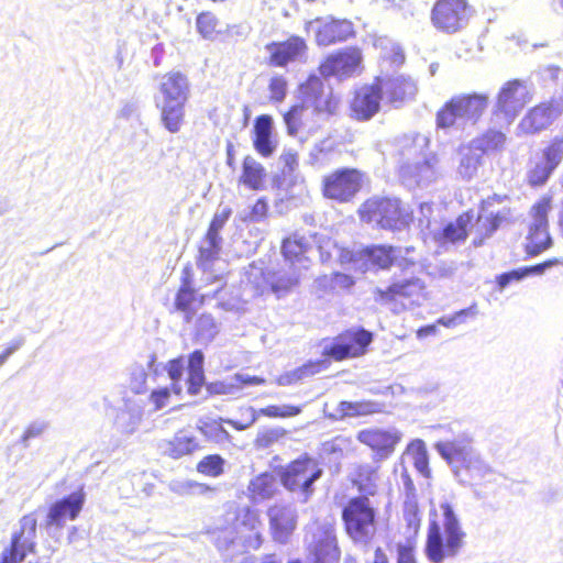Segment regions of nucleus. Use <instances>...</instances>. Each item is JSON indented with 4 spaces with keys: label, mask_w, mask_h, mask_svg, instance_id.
<instances>
[{
    "label": "nucleus",
    "mask_w": 563,
    "mask_h": 563,
    "mask_svg": "<svg viewBox=\"0 0 563 563\" xmlns=\"http://www.w3.org/2000/svg\"><path fill=\"white\" fill-rule=\"evenodd\" d=\"M506 135L497 130H487L472 142V146L481 155H492L501 152L505 147Z\"/></svg>",
    "instance_id": "obj_38"
},
{
    "label": "nucleus",
    "mask_w": 563,
    "mask_h": 563,
    "mask_svg": "<svg viewBox=\"0 0 563 563\" xmlns=\"http://www.w3.org/2000/svg\"><path fill=\"white\" fill-rule=\"evenodd\" d=\"M368 181L367 175L356 167H339L323 175L320 191L324 199L344 205L353 202Z\"/></svg>",
    "instance_id": "obj_6"
},
{
    "label": "nucleus",
    "mask_w": 563,
    "mask_h": 563,
    "mask_svg": "<svg viewBox=\"0 0 563 563\" xmlns=\"http://www.w3.org/2000/svg\"><path fill=\"white\" fill-rule=\"evenodd\" d=\"M167 374L172 380V390L176 395H180L181 387H180V379L184 372V360L183 357H177L168 361L166 365Z\"/></svg>",
    "instance_id": "obj_49"
},
{
    "label": "nucleus",
    "mask_w": 563,
    "mask_h": 563,
    "mask_svg": "<svg viewBox=\"0 0 563 563\" xmlns=\"http://www.w3.org/2000/svg\"><path fill=\"white\" fill-rule=\"evenodd\" d=\"M500 198L497 196L488 197L479 203V213L474 217V234L472 245L475 247L483 246L497 230L511 217V209L505 208L503 210L493 211L489 207L493 202H499Z\"/></svg>",
    "instance_id": "obj_13"
},
{
    "label": "nucleus",
    "mask_w": 563,
    "mask_h": 563,
    "mask_svg": "<svg viewBox=\"0 0 563 563\" xmlns=\"http://www.w3.org/2000/svg\"><path fill=\"white\" fill-rule=\"evenodd\" d=\"M185 102H162L157 104L161 110V121L170 133H178L185 122Z\"/></svg>",
    "instance_id": "obj_36"
},
{
    "label": "nucleus",
    "mask_w": 563,
    "mask_h": 563,
    "mask_svg": "<svg viewBox=\"0 0 563 563\" xmlns=\"http://www.w3.org/2000/svg\"><path fill=\"white\" fill-rule=\"evenodd\" d=\"M478 165V157L464 156L460 163V173L466 177H472L476 173Z\"/></svg>",
    "instance_id": "obj_60"
},
{
    "label": "nucleus",
    "mask_w": 563,
    "mask_h": 563,
    "mask_svg": "<svg viewBox=\"0 0 563 563\" xmlns=\"http://www.w3.org/2000/svg\"><path fill=\"white\" fill-rule=\"evenodd\" d=\"M203 354L201 351L196 350L189 355V368L203 372Z\"/></svg>",
    "instance_id": "obj_64"
},
{
    "label": "nucleus",
    "mask_w": 563,
    "mask_h": 563,
    "mask_svg": "<svg viewBox=\"0 0 563 563\" xmlns=\"http://www.w3.org/2000/svg\"><path fill=\"white\" fill-rule=\"evenodd\" d=\"M196 328L200 334L211 333L216 329V321L210 313H202L196 319Z\"/></svg>",
    "instance_id": "obj_58"
},
{
    "label": "nucleus",
    "mask_w": 563,
    "mask_h": 563,
    "mask_svg": "<svg viewBox=\"0 0 563 563\" xmlns=\"http://www.w3.org/2000/svg\"><path fill=\"white\" fill-rule=\"evenodd\" d=\"M271 536L278 543H286L297 528V514L286 504H273L266 511Z\"/></svg>",
    "instance_id": "obj_21"
},
{
    "label": "nucleus",
    "mask_w": 563,
    "mask_h": 563,
    "mask_svg": "<svg viewBox=\"0 0 563 563\" xmlns=\"http://www.w3.org/2000/svg\"><path fill=\"white\" fill-rule=\"evenodd\" d=\"M383 93V79L378 77L355 90L349 106L350 117L358 122L371 120L380 110Z\"/></svg>",
    "instance_id": "obj_15"
},
{
    "label": "nucleus",
    "mask_w": 563,
    "mask_h": 563,
    "mask_svg": "<svg viewBox=\"0 0 563 563\" xmlns=\"http://www.w3.org/2000/svg\"><path fill=\"white\" fill-rule=\"evenodd\" d=\"M558 263H559V260L551 258V260H548V261L537 264V265L522 267L521 271H522L523 277H527L528 275H531V274H542L545 268L556 265Z\"/></svg>",
    "instance_id": "obj_63"
},
{
    "label": "nucleus",
    "mask_w": 563,
    "mask_h": 563,
    "mask_svg": "<svg viewBox=\"0 0 563 563\" xmlns=\"http://www.w3.org/2000/svg\"><path fill=\"white\" fill-rule=\"evenodd\" d=\"M269 211L268 201L266 198H258L252 206L249 219L254 222L263 221L267 218Z\"/></svg>",
    "instance_id": "obj_53"
},
{
    "label": "nucleus",
    "mask_w": 563,
    "mask_h": 563,
    "mask_svg": "<svg viewBox=\"0 0 563 563\" xmlns=\"http://www.w3.org/2000/svg\"><path fill=\"white\" fill-rule=\"evenodd\" d=\"M313 22L318 23L314 32V41L319 46H329L335 43L347 41L355 36V29L352 21L329 16L327 20L317 18L306 24V29Z\"/></svg>",
    "instance_id": "obj_20"
},
{
    "label": "nucleus",
    "mask_w": 563,
    "mask_h": 563,
    "mask_svg": "<svg viewBox=\"0 0 563 563\" xmlns=\"http://www.w3.org/2000/svg\"><path fill=\"white\" fill-rule=\"evenodd\" d=\"M356 213L362 222L393 232L405 230L413 222V211L395 196H371L358 206Z\"/></svg>",
    "instance_id": "obj_2"
},
{
    "label": "nucleus",
    "mask_w": 563,
    "mask_h": 563,
    "mask_svg": "<svg viewBox=\"0 0 563 563\" xmlns=\"http://www.w3.org/2000/svg\"><path fill=\"white\" fill-rule=\"evenodd\" d=\"M322 468L316 459L302 454L289 462L279 473L282 485L290 493H297L307 501L313 494V483L322 476Z\"/></svg>",
    "instance_id": "obj_8"
},
{
    "label": "nucleus",
    "mask_w": 563,
    "mask_h": 563,
    "mask_svg": "<svg viewBox=\"0 0 563 563\" xmlns=\"http://www.w3.org/2000/svg\"><path fill=\"white\" fill-rule=\"evenodd\" d=\"M225 460L220 454H208L198 461L196 470L206 477H220L224 474Z\"/></svg>",
    "instance_id": "obj_40"
},
{
    "label": "nucleus",
    "mask_w": 563,
    "mask_h": 563,
    "mask_svg": "<svg viewBox=\"0 0 563 563\" xmlns=\"http://www.w3.org/2000/svg\"><path fill=\"white\" fill-rule=\"evenodd\" d=\"M530 100L525 82L520 79L506 81L497 95L496 107L505 114H517Z\"/></svg>",
    "instance_id": "obj_24"
},
{
    "label": "nucleus",
    "mask_w": 563,
    "mask_h": 563,
    "mask_svg": "<svg viewBox=\"0 0 563 563\" xmlns=\"http://www.w3.org/2000/svg\"><path fill=\"white\" fill-rule=\"evenodd\" d=\"M265 282L269 290L277 297H284L291 292L300 284L298 273H283L279 271H271L265 277Z\"/></svg>",
    "instance_id": "obj_35"
},
{
    "label": "nucleus",
    "mask_w": 563,
    "mask_h": 563,
    "mask_svg": "<svg viewBox=\"0 0 563 563\" xmlns=\"http://www.w3.org/2000/svg\"><path fill=\"white\" fill-rule=\"evenodd\" d=\"M203 384H205L203 372H198L197 369H188V378H187L188 394H190V395L199 394Z\"/></svg>",
    "instance_id": "obj_55"
},
{
    "label": "nucleus",
    "mask_w": 563,
    "mask_h": 563,
    "mask_svg": "<svg viewBox=\"0 0 563 563\" xmlns=\"http://www.w3.org/2000/svg\"><path fill=\"white\" fill-rule=\"evenodd\" d=\"M363 55L360 47L349 46L328 54L319 64L318 71L323 78H350L362 70Z\"/></svg>",
    "instance_id": "obj_11"
},
{
    "label": "nucleus",
    "mask_w": 563,
    "mask_h": 563,
    "mask_svg": "<svg viewBox=\"0 0 563 563\" xmlns=\"http://www.w3.org/2000/svg\"><path fill=\"white\" fill-rule=\"evenodd\" d=\"M300 96L309 108L311 118L328 120L340 112V96L318 76H309L300 85Z\"/></svg>",
    "instance_id": "obj_7"
},
{
    "label": "nucleus",
    "mask_w": 563,
    "mask_h": 563,
    "mask_svg": "<svg viewBox=\"0 0 563 563\" xmlns=\"http://www.w3.org/2000/svg\"><path fill=\"white\" fill-rule=\"evenodd\" d=\"M472 14L473 7L468 0H435L431 22L438 31L453 34L467 24Z\"/></svg>",
    "instance_id": "obj_9"
},
{
    "label": "nucleus",
    "mask_w": 563,
    "mask_h": 563,
    "mask_svg": "<svg viewBox=\"0 0 563 563\" xmlns=\"http://www.w3.org/2000/svg\"><path fill=\"white\" fill-rule=\"evenodd\" d=\"M357 440L369 448L377 461L390 457L401 441V433L396 429H364L357 433Z\"/></svg>",
    "instance_id": "obj_19"
},
{
    "label": "nucleus",
    "mask_w": 563,
    "mask_h": 563,
    "mask_svg": "<svg viewBox=\"0 0 563 563\" xmlns=\"http://www.w3.org/2000/svg\"><path fill=\"white\" fill-rule=\"evenodd\" d=\"M474 224V211L468 209L448 221L434 233V241L442 246L464 244Z\"/></svg>",
    "instance_id": "obj_22"
},
{
    "label": "nucleus",
    "mask_w": 563,
    "mask_h": 563,
    "mask_svg": "<svg viewBox=\"0 0 563 563\" xmlns=\"http://www.w3.org/2000/svg\"><path fill=\"white\" fill-rule=\"evenodd\" d=\"M220 251L214 247H200L197 256V265L201 269H206L207 265L214 262L219 256Z\"/></svg>",
    "instance_id": "obj_56"
},
{
    "label": "nucleus",
    "mask_w": 563,
    "mask_h": 563,
    "mask_svg": "<svg viewBox=\"0 0 563 563\" xmlns=\"http://www.w3.org/2000/svg\"><path fill=\"white\" fill-rule=\"evenodd\" d=\"M208 298V295L200 294L195 287L194 267L187 263L181 269L180 283L174 297V311L181 313L184 320L190 322Z\"/></svg>",
    "instance_id": "obj_12"
},
{
    "label": "nucleus",
    "mask_w": 563,
    "mask_h": 563,
    "mask_svg": "<svg viewBox=\"0 0 563 563\" xmlns=\"http://www.w3.org/2000/svg\"><path fill=\"white\" fill-rule=\"evenodd\" d=\"M404 520L406 522L407 529L416 536L420 529L421 525V516L419 506L415 500H407L404 504L402 509Z\"/></svg>",
    "instance_id": "obj_47"
},
{
    "label": "nucleus",
    "mask_w": 563,
    "mask_h": 563,
    "mask_svg": "<svg viewBox=\"0 0 563 563\" xmlns=\"http://www.w3.org/2000/svg\"><path fill=\"white\" fill-rule=\"evenodd\" d=\"M489 98L485 93H461L446 100L435 113L438 129L448 130L459 121L475 124L488 108Z\"/></svg>",
    "instance_id": "obj_5"
},
{
    "label": "nucleus",
    "mask_w": 563,
    "mask_h": 563,
    "mask_svg": "<svg viewBox=\"0 0 563 563\" xmlns=\"http://www.w3.org/2000/svg\"><path fill=\"white\" fill-rule=\"evenodd\" d=\"M525 278L521 268L514 269L496 277V283L500 289H504L512 282H518Z\"/></svg>",
    "instance_id": "obj_59"
},
{
    "label": "nucleus",
    "mask_w": 563,
    "mask_h": 563,
    "mask_svg": "<svg viewBox=\"0 0 563 563\" xmlns=\"http://www.w3.org/2000/svg\"><path fill=\"white\" fill-rule=\"evenodd\" d=\"M269 97L273 101L280 102L287 93V81L283 76H274L268 82Z\"/></svg>",
    "instance_id": "obj_51"
},
{
    "label": "nucleus",
    "mask_w": 563,
    "mask_h": 563,
    "mask_svg": "<svg viewBox=\"0 0 563 563\" xmlns=\"http://www.w3.org/2000/svg\"><path fill=\"white\" fill-rule=\"evenodd\" d=\"M383 86L391 102L402 101L408 95L412 93L413 88L412 82L402 77L383 80Z\"/></svg>",
    "instance_id": "obj_41"
},
{
    "label": "nucleus",
    "mask_w": 563,
    "mask_h": 563,
    "mask_svg": "<svg viewBox=\"0 0 563 563\" xmlns=\"http://www.w3.org/2000/svg\"><path fill=\"white\" fill-rule=\"evenodd\" d=\"M234 526L236 531L244 537L245 544L254 549L260 548L263 536L261 532L262 520L257 510L249 506L243 507L235 516Z\"/></svg>",
    "instance_id": "obj_25"
},
{
    "label": "nucleus",
    "mask_w": 563,
    "mask_h": 563,
    "mask_svg": "<svg viewBox=\"0 0 563 563\" xmlns=\"http://www.w3.org/2000/svg\"><path fill=\"white\" fill-rule=\"evenodd\" d=\"M273 120L268 114H261L254 120L253 147L262 157H269L276 151L273 140Z\"/></svg>",
    "instance_id": "obj_27"
},
{
    "label": "nucleus",
    "mask_w": 563,
    "mask_h": 563,
    "mask_svg": "<svg viewBox=\"0 0 563 563\" xmlns=\"http://www.w3.org/2000/svg\"><path fill=\"white\" fill-rule=\"evenodd\" d=\"M86 500V494L82 487H79L71 494L54 501L47 510L46 526L62 528L66 521L76 520Z\"/></svg>",
    "instance_id": "obj_18"
},
{
    "label": "nucleus",
    "mask_w": 563,
    "mask_h": 563,
    "mask_svg": "<svg viewBox=\"0 0 563 563\" xmlns=\"http://www.w3.org/2000/svg\"><path fill=\"white\" fill-rule=\"evenodd\" d=\"M553 170L554 168L547 164L537 165L528 173V184L534 188L543 186L548 181Z\"/></svg>",
    "instance_id": "obj_50"
},
{
    "label": "nucleus",
    "mask_w": 563,
    "mask_h": 563,
    "mask_svg": "<svg viewBox=\"0 0 563 563\" xmlns=\"http://www.w3.org/2000/svg\"><path fill=\"white\" fill-rule=\"evenodd\" d=\"M562 113L559 100L551 98L531 107L519 122V130L528 135L547 130Z\"/></svg>",
    "instance_id": "obj_17"
},
{
    "label": "nucleus",
    "mask_w": 563,
    "mask_h": 563,
    "mask_svg": "<svg viewBox=\"0 0 563 563\" xmlns=\"http://www.w3.org/2000/svg\"><path fill=\"white\" fill-rule=\"evenodd\" d=\"M342 522L346 536L354 543H368L376 534L377 509L367 496H354L342 508Z\"/></svg>",
    "instance_id": "obj_4"
},
{
    "label": "nucleus",
    "mask_w": 563,
    "mask_h": 563,
    "mask_svg": "<svg viewBox=\"0 0 563 563\" xmlns=\"http://www.w3.org/2000/svg\"><path fill=\"white\" fill-rule=\"evenodd\" d=\"M218 19L211 11H202L196 16L198 33L207 40L213 38L217 33Z\"/></svg>",
    "instance_id": "obj_45"
},
{
    "label": "nucleus",
    "mask_w": 563,
    "mask_h": 563,
    "mask_svg": "<svg viewBox=\"0 0 563 563\" xmlns=\"http://www.w3.org/2000/svg\"><path fill=\"white\" fill-rule=\"evenodd\" d=\"M224 422L222 418H205L199 420L197 429L209 442L217 444L230 442L232 437L224 428Z\"/></svg>",
    "instance_id": "obj_39"
},
{
    "label": "nucleus",
    "mask_w": 563,
    "mask_h": 563,
    "mask_svg": "<svg viewBox=\"0 0 563 563\" xmlns=\"http://www.w3.org/2000/svg\"><path fill=\"white\" fill-rule=\"evenodd\" d=\"M355 285L354 278L344 273L334 272L329 278H324V288L331 291L349 290Z\"/></svg>",
    "instance_id": "obj_48"
},
{
    "label": "nucleus",
    "mask_w": 563,
    "mask_h": 563,
    "mask_svg": "<svg viewBox=\"0 0 563 563\" xmlns=\"http://www.w3.org/2000/svg\"><path fill=\"white\" fill-rule=\"evenodd\" d=\"M268 53L266 63L271 67L285 68L289 64L305 60L308 43L299 35H290L283 41H273L265 45Z\"/></svg>",
    "instance_id": "obj_16"
},
{
    "label": "nucleus",
    "mask_w": 563,
    "mask_h": 563,
    "mask_svg": "<svg viewBox=\"0 0 563 563\" xmlns=\"http://www.w3.org/2000/svg\"><path fill=\"white\" fill-rule=\"evenodd\" d=\"M427 297L426 282L415 275L394 278L385 288L374 290L375 301L396 314L421 306Z\"/></svg>",
    "instance_id": "obj_3"
},
{
    "label": "nucleus",
    "mask_w": 563,
    "mask_h": 563,
    "mask_svg": "<svg viewBox=\"0 0 563 563\" xmlns=\"http://www.w3.org/2000/svg\"><path fill=\"white\" fill-rule=\"evenodd\" d=\"M415 541L397 545V563H418L415 555Z\"/></svg>",
    "instance_id": "obj_54"
},
{
    "label": "nucleus",
    "mask_w": 563,
    "mask_h": 563,
    "mask_svg": "<svg viewBox=\"0 0 563 563\" xmlns=\"http://www.w3.org/2000/svg\"><path fill=\"white\" fill-rule=\"evenodd\" d=\"M158 90L162 102H185L189 98V81L180 71H168L163 75Z\"/></svg>",
    "instance_id": "obj_26"
},
{
    "label": "nucleus",
    "mask_w": 563,
    "mask_h": 563,
    "mask_svg": "<svg viewBox=\"0 0 563 563\" xmlns=\"http://www.w3.org/2000/svg\"><path fill=\"white\" fill-rule=\"evenodd\" d=\"M307 553L309 563H340L341 550L335 527L328 523L318 525Z\"/></svg>",
    "instance_id": "obj_14"
},
{
    "label": "nucleus",
    "mask_w": 563,
    "mask_h": 563,
    "mask_svg": "<svg viewBox=\"0 0 563 563\" xmlns=\"http://www.w3.org/2000/svg\"><path fill=\"white\" fill-rule=\"evenodd\" d=\"M287 133L290 136H297L308 122L314 120L311 118L309 108L301 99L300 103L291 106L283 115Z\"/></svg>",
    "instance_id": "obj_37"
},
{
    "label": "nucleus",
    "mask_w": 563,
    "mask_h": 563,
    "mask_svg": "<svg viewBox=\"0 0 563 563\" xmlns=\"http://www.w3.org/2000/svg\"><path fill=\"white\" fill-rule=\"evenodd\" d=\"M199 450L200 444L196 437L185 434L183 431L175 433L164 443V454L173 460L191 455Z\"/></svg>",
    "instance_id": "obj_32"
},
{
    "label": "nucleus",
    "mask_w": 563,
    "mask_h": 563,
    "mask_svg": "<svg viewBox=\"0 0 563 563\" xmlns=\"http://www.w3.org/2000/svg\"><path fill=\"white\" fill-rule=\"evenodd\" d=\"M373 341V333L363 328H350L340 332L323 351V355L335 362L364 355Z\"/></svg>",
    "instance_id": "obj_10"
},
{
    "label": "nucleus",
    "mask_w": 563,
    "mask_h": 563,
    "mask_svg": "<svg viewBox=\"0 0 563 563\" xmlns=\"http://www.w3.org/2000/svg\"><path fill=\"white\" fill-rule=\"evenodd\" d=\"M552 205L553 198L551 195L541 196L530 208L529 213L533 220L531 224L549 227V213Z\"/></svg>",
    "instance_id": "obj_42"
},
{
    "label": "nucleus",
    "mask_w": 563,
    "mask_h": 563,
    "mask_svg": "<svg viewBox=\"0 0 563 563\" xmlns=\"http://www.w3.org/2000/svg\"><path fill=\"white\" fill-rule=\"evenodd\" d=\"M545 164L556 168L563 161V135L553 136L542 151Z\"/></svg>",
    "instance_id": "obj_44"
},
{
    "label": "nucleus",
    "mask_w": 563,
    "mask_h": 563,
    "mask_svg": "<svg viewBox=\"0 0 563 563\" xmlns=\"http://www.w3.org/2000/svg\"><path fill=\"white\" fill-rule=\"evenodd\" d=\"M466 545L464 531L456 514L449 503L432 508L423 552L430 563H444L456 558Z\"/></svg>",
    "instance_id": "obj_1"
},
{
    "label": "nucleus",
    "mask_w": 563,
    "mask_h": 563,
    "mask_svg": "<svg viewBox=\"0 0 563 563\" xmlns=\"http://www.w3.org/2000/svg\"><path fill=\"white\" fill-rule=\"evenodd\" d=\"M301 407L296 405H268L258 410V416L272 419H285L298 416L301 412Z\"/></svg>",
    "instance_id": "obj_46"
},
{
    "label": "nucleus",
    "mask_w": 563,
    "mask_h": 563,
    "mask_svg": "<svg viewBox=\"0 0 563 563\" xmlns=\"http://www.w3.org/2000/svg\"><path fill=\"white\" fill-rule=\"evenodd\" d=\"M413 465L424 476L430 475L428 454L424 448H420L416 453L413 457Z\"/></svg>",
    "instance_id": "obj_61"
},
{
    "label": "nucleus",
    "mask_w": 563,
    "mask_h": 563,
    "mask_svg": "<svg viewBox=\"0 0 563 563\" xmlns=\"http://www.w3.org/2000/svg\"><path fill=\"white\" fill-rule=\"evenodd\" d=\"M277 493L276 478L271 472L252 477L247 484V496L252 501L272 499Z\"/></svg>",
    "instance_id": "obj_33"
},
{
    "label": "nucleus",
    "mask_w": 563,
    "mask_h": 563,
    "mask_svg": "<svg viewBox=\"0 0 563 563\" xmlns=\"http://www.w3.org/2000/svg\"><path fill=\"white\" fill-rule=\"evenodd\" d=\"M231 213L232 211L230 208L224 209L220 213H216L212 217L208 229L220 232L224 224L227 223V221L229 220Z\"/></svg>",
    "instance_id": "obj_62"
},
{
    "label": "nucleus",
    "mask_w": 563,
    "mask_h": 563,
    "mask_svg": "<svg viewBox=\"0 0 563 563\" xmlns=\"http://www.w3.org/2000/svg\"><path fill=\"white\" fill-rule=\"evenodd\" d=\"M310 251V244L303 236L294 233L282 240L280 254L290 266L303 264L309 261L307 254Z\"/></svg>",
    "instance_id": "obj_29"
},
{
    "label": "nucleus",
    "mask_w": 563,
    "mask_h": 563,
    "mask_svg": "<svg viewBox=\"0 0 563 563\" xmlns=\"http://www.w3.org/2000/svg\"><path fill=\"white\" fill-rule=\"evenodd\" d=\"M343 409L349 416H369L380 413L385 406L373 400H358L354 402H344Z\"/></svg>",
    "instance_id": "obj_43"
},
{
    "label": "nucleus",
    "mask_w": 563,
    "mask_h": 563,
    "mask_svg": "<svg viewBox=\"0 0 563 563\" xmlns=\"http://www.w3.org/2000/svg\"><path fill=\"white\" fill-rule=\"evenodd\" d=\"M379 481V466L371 464L357 465L350 478L351 484L363 495L374 496Z\"/></svg>",
    "instance_id": "obj_28"
},
{
    "label": "nucleus",
    "mask_w": 563,
    "mask_h": 563,
    "mask_svg": "<svg viewBox=\"0 0 563 563\" xmlns=\"http://www.w3.org/2000/svg\"><path fill=\"white\" fill-rule=\"evenodd\" d=\"M279 161L283 164V170L291 174L298 167V153L292 150L284 151L279 156Z\"/></svg>",
    "instance_id": "obj_57"
},
{
    "label": "nucleus",
    "mask_w": 563,
    "mask_h": 563,
    "mask_svg": "<svg viewBox=\"0 0 563 563\" xmlns=\"http://www.w3.org/2000/svg\"><path fill=\"white\" fill-rule=\"evenodd\" d=\"M435 449L455 468L456 473L471 467L472 457L465 445L456 441H445L437 443Z\"/></svg>",
    "instance_id": "obj_31"
},
{
    "label": "nucleus",
    "mask_w": 563,
    "mask_h": 563,
    "mask_svg": "<svg viewBox=\"0 0 563 563\" xmlns=\"http://www.w3.org/2000/svg\"><path fill=\"white\" fill-rule=\"evenodd\" d=\"M549 227L530 224L523 250L529 257H534L552 246Z\"/></svg>",
    "instance_id": "obj_34"
},
{
    "label": "nucleus",
    "mask_w": 563,
    "mask_h": 563,
    "mask_svg": "<svg viewBox=\"0 0 563 563\" xmlns=\"http://www.w3.org/2000/svg\"><path fill=\"white\" fill-rule=\"evenodd\" d=\"M364 271H389L396 263V247L389 244L363 246L355 254Z\"/></svg>",
    "instance_id": "obj_23"
},
{
    "label": "nucleus",
    "mask_w": 563,
    "mask_h": 563,
    "mask_svg": "<svg viewBox=\"0 0 563 563\" xmlns=\"http://www.w3.org/2000/svg\"><path fill=\"white\" fill-rule=\"evenodd\" d=\"M172 391H173L172 387L170 388L162 387V388L152 390V393L150 395V401L153 405V409L159 410V409L164 408L165 406H167L170 400Z\"/></svg>",
    "instance_id": "obj_52"
},
{
    "label": "nucleus",
    "mask_w": 563,
    "mask_h": 563,
    "mask_svg": "<svg viewBox=\"0 0 563 563\" xmlns=\"http://www.w3.org/2000/svg\"><path fill=\"white\" fill-rule=\"evenodd\" d=\"M266 180L267 172L263 164L251 155L244 156L239 181L251 190H262Z\"/></svg>",
    "instance_id": "obj_30"
}]
</instances>
